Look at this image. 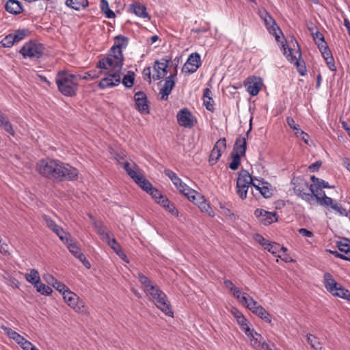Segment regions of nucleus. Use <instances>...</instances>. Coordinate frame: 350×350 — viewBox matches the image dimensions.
I'll return each mask as SVG.
<instances>
[{
  "label": "nucleus",
  "instance_id": "nucleus-13",
  "mask_svg": "<svg viewBox=\"0 0 350 350\" xmlns=\"http://www.w3.org/2000/svg\"><path fill=\"white\" fill-rule=\"evenodd\" d=\"M254 215L264 225H270L278 219L275 212H269L262 208H257L254 211Z\"/></svg>",
  "mask_w": 350,
  "mask_h": 350
},
{
  "label": "nucleus",
  "instance_id": "nucleus-38",
  "mask_svg": "<svg viewBox=\"0 0 350 350\" xmlns=\"http://www.w3.org/2000/svg\"><path fill=\"white\" fill-rule=\"evenodd\" d=\"M219 208L220 209V213L227 217H234V214L232 212V204L230 202H219Z\"/></svg>",
  "mask_w": 350,
  "mask_h": 350
},
{
  "label": "nucleus",
  "instance_id": "nucleus-1",
  "mask_svg": "<svg viewBox=\"0 0 350 350\" xmlns=\"http://www.w3.org/2000/svg\"><path fill=\"white\" fill-rule=\"evenodd\" d=\"M36 170L43 177L57 182L74 180L79 175L77 168L57 159L40 160L36 164Z\"/></svg>",
  "mask_w": 350,
  "mask_h": 350
},
{
  "label": "nucleus",
  "instance_id": "nucleus-56",
  "mask_svg": "<svg viewBox=\"0 0 350 350\" xmlns=\"http://www.w3.org/2000/svg\"><path fill=\"white\" fill-rule=\"evenodd\" d=\"M293 63L301 76H304L306 75L307 69L304 61L301 62L299 59H297Z\"/></svg>",
  "mask_w": 350,
  "mask_h": 350
},
{
  "label": "nucleus",
  "instance_id": "nucleus-17",
  "mask_svg": "<svg viewBox=\"0 0 350 350\" xmlns=\"http://www.w3.org/2000/svg\"><path fill=\"white\" fill-rule=\"evenodd\" d=\"M245 85L247 88V91L252 96H256L261 90L262 80L260 77L255 76L248 77L245 81Z\"/></svg>",
  "mask_w": 350,
  "mask_h": 350
},
{
  "label": "nucleus",
  "instance_id": "nucleus-30",
  "mask_svg": "<svg viewBox=\"0 0 350 350\" xmlns=\"http://www.w3.org/2000/svg\"><path fill=\"white\" fill-rule=\"evenodd\" d=\"M310 191L312 196V202L315 199L319 205L321 203V199L329 198L325 195V191L322 189L318 188L314 185H310Z\"/></svg>",
  "mask_w": 350,
  "mask_h": 350
},
{
  "label": "nucleus",
  "instance_id": "nucleus-51",
  "mask_svg": "<svg viewBox=\"0 0 350 350\" xmlns=\"http://www.w3.org/2000/svg\"><path fill=\"white\" fill-rule=\"evenodd\" d=\"M134 76L133 72H129L127 75H124L122 79V83L126 88H131L134 83Z\"/></svg>",
  "mask_w": 350,
  "mask_h": 350
},
{
  "label": "nucleus",
  "instance_id": "nucleus-41",
  "mask_svg": "<svg viewBox=\"0 0 350 350\" xmlns=\"http://www.w3.org/2000/svg\"><path fill=\"white\" fill-rule=\"evenodd\" d=\"M59 238V239L66 245L69 241L72 242L71 236L69 233L64 231V230L59 227L53 232Z\"/></svg>",
  "mask_w": 350,
  "mask_h": 350
},
{
  "label": "nucleus",
  "instance_id": "nucleus-61",
  "mask_svg": "<svg viewBox=\"0 0 350 350\" xmlns=\"http://www.w3.org/2000/svg\"><path fill=\"white\" fill-rule=\"evenodd\" d=\"M123 167L124 169V170L126 172L127 174L132 178H135V177H136V175L137 174V172L133 170L131 167H130V163H128V162H125L123 165Z\"/></svg>",
  "mask_w": 350,
  "mask_h": 350
},
{
  "label": "nucleus",
  "instance_id": "nucleus-18",
  "mask_svg": "<svg viewBox=\"0 0 350 350\" xmlns=\"http://www.w3.org/2000/svg\"><path fill=\"white\" fill-rule=\"evenodd\" d=\"M260 17L263 19L269 32L274 34L275 40L278 41L280 37L277 35L276 30H279L280 33L281 31L277 25L275 20L266 10L260 12Z\"/></svg>",
  "mask_w": 350,
  "mask_h": 350
},
{
  "label": "nucleus",
  "instance_id": "nucleus-23",
  "mask_svg": "<svg viewBox=\"0 0 350 350\" xmlns=\"http://www.w3.org/2000/svg\"><path fill=\"white\" fill-rule=\"evenodd\" d=\"M175 85V81L171 77H167L162 88L160 89L159 94L162 100H167L168 96L171 94L172 89Z\"/></svg>",
  "mask_w": 350,
  "mask_h": 350
},
{
  "label": "nucleus",
  "instance_id": "nucleus-12",
  "mask_svg": "<svg viewBox=\"0 0 350 350\" xmlns=\"http://www.w3.org/2000/svg\"><path fill=\"white\" fill-rule=\"evenodd\" d=\"M135 109L141 113L148 114L150 107L146 94L142 91L136 92L134 95Z\"/></svg>",
  "mask_w": 350,
  "mask_h": 350
},
{
  "label": "nucleus",
  "instance_id": "nucleus-19",
  "mask_svg": "<svg viewBox=\"0 0 350 350\" xmlns=\"http://www.w3.org/2000/svg\"><path fill=\"white\" fill-rule=\"evenodd\" d=\"M250 339L251 345L256 350H268L269 345L265 340H262V337L254 329H251V334L247 335Z\"/></svg>",
  "mask_w": 350,
  "mask_h": 350
},
{
  "label": "nucleus",
  "instance_id": "nucleus-22",
  "mask_svg": "<svg viewBox=\"0 0 350 350\" xmlns=\"http://www.w3.org/2000/svg\"><path fill=\"white\" fill-rule=\"evenodd\" d=\"M138 279L146 295L158 287L149 278L142 273H139Z\"/></svg>",
  "mask_w": 350,
  "mask_h": 350
},
{
  "label": "nucleus",
  "instance_id": "nucleus-39",
  "mask_svg": "<svg viewBox=\"0 0 350 350\" xmlns=\"http://www.w3.org/2000/svg\"><path fill=\"white\" fill-rule=\"evenodd\" d=\"M159 204L173 215L178 216V211L177 208L175 207L174 204L172 203L166 197H164L161 200H160Z\"/></svg>",
  "mask_w": 350,
  "mask_h": 350
},
{
  "label": "nucleus",
  "instance_id": "nucleus-47",
  "mask_svg": "<svg viewBox=\"0 0 350 350\" xmlns=\"http://www.w3.org/2000/svg\"><path fill=\"white\" fill-rule=\"evenodd\" d=\"M34 286L36 288L38 292L40 293L42 295H49L52 293V288L42 283L40 280L36 283Z\"/></svg>",
  "mask_w": 350,
  "mask_h": 350
},
{
  "label": "nucleus",
  "instance_id": "nucleus-55",
  "mask_svg": "<svg viewBox=\"0 0 350 350\" xmlns=\"http://www.w3.org/2000/svg\"><path fill=\"white\" fill-rule=\"evenodd\" d=\"M147 193L150 194L158 204L159 203V201L161 200L165 197L161 194V191H159L157 189L153 187Z\"/></svg>",
  "mask_w": 350,
  "mask_h": 350
},
{
  "label": "nucleus",
  "instance_id": "nucleus-27",
  "mask_svg": "<svg viewBox=\"0 0 350 350\" xmlns=\"http://www.w3.org/2000/svg\"><path fill=\"white\" fill-rule=\"evenodd\" d=\"M247 149L246 139L244 137L239 136L235 141L233 151L232 153L238 154L241 156H245Z\"/></svg>",
  "mask_w": 350,
  "mask_h": 350
},
{
  "label": "nucleus",
  "instance_id": "nucleus-7",
  "mask_svg": "<svg viewBox=\"0 0 350 350\" xmlns=\"http://www.w3.org/2000/svg\"><path fill=\"white\" fill-rule=\"evenodd\" d=\"M64 299L67 304L75 311L79 313H85L87 308L84 302L79 297L70 290L64 293L63 295Z\"/></svg>",
  "mask_w": 350,
  "mask_h": 350
},
{
  "label": "nucleus",
  "instance_id": "nucleus-53",
  "mask_svg": "<svg viewBox=\"0 0 350 350\" xmlns=\"http://www.w3.org/2000/svg\"><path fill=\"white\" fill-rule=\"evenodd\" d=\"M67 248L68 249L69 252L75 256L76 257L80 252H81V248L77 245L76 243L69 241L68 243L66 245Z\"/></svg>",
  "mask_w": 350,
  "mask_h": 350
},
{
  "label": "nucleus",
  "instance_id": "nucleus-21",
  "mask_svg": "<svg viewBox=\"0 0 350 350\" xmlns=\"http://www.w3.org/2000/svg\"><path fill=\"white\" fill-rule=\"evenodd\" d=\"M5 9L13 15H18L23 12L22 3L18 0H8L5 4Z\"/></svg>",
  "mask_w": 350,
  "mask_h": 350
},
{
  "label": "nucleus",
  "instance_id": "nucleus-28",
  "mask_svg": "<svg viewBox=\"0 0 350 350\" xmlns=\"http://www.w3.org/2000/svg\"><path fill=\"white\" fill-rule=\"evenodd\" d=\"M241 303L250 310H251L253 313L256 310V308H258L259 306H260L256 301H255L252 297H250L246 293H243L241 299Z\"/></svg>",
  "mask_w": 350,
  "mask_h": 350
},
{
  "label": "nucleus",
  "instance_id": "nucleus-8",
  "mask_svg": "<svg viewBox=\"0 0 350 350\" xmlns=\"http://www.w3.org/2000/svg\"><path fill=\"white\" fill-rule=\"evenodd\" d=\"M120 73L121 72L118 71H109L108 76L102 79L99 82V88L103 90L118 85L121 81Z\"/></svg>",
  "mask_w": 350,
  "mask_h": 350
},
{
  "label": "nucleus",
  "instance_id": "nucleus-9",
  "mask_svg": "<svg viewBox=\"0 0 350 350\" xmlns=\"http://www.w3.org/2000/svg\"><path fill=\"white\" fill-rule=\"evenodd\" d=\"M202 62L200 55L198 53H191L185 64H184L182 72L187 74H192L197 71L201 66Z\"/></svg>",
  "mask_w": 350,
  "mask_h": 350
},
{
  "label": "nucleus",
  "instance_id": "nucleus-34",
  "mask_svg": "<svg viewBox=\"0 0 350 350\" xmlns=\"http://www.w3.org/2000/svg\"><path fill=\"white\" fill-rule=\"evenodd\" d=\"M1 329L4 331V332L10 338L14 340L18 345H21L25 338L23 336H21L16 332L12 330L11 328L8 327L5 325H2Z\"/></svg>",
  "mask_w": 350,
  "mask_h": 350
},
{
  "label": "nucleus",
  "instance_id": "nucleus-35",
  "mask_svg": "<svg viewBox=\"0 0 350 350\" xmlns=\"http://www.w3.org/2000/svg\"><path fill=\"white\" fill-rule=\"evenodd\" d=\"M66 5L75 10H81L88 5V0H66Z\"/></svg>",
  "mask_w": 350,
  "mask_h": 350
},
{
  "label": "nucleus",
  "instance_id": "nucleus-11",
  "mask_svg": "<svg viewBox=\"0 0 350 350\" xmlns=\"http://www.w3.org/2000/svg\"><path fill=\"white\" fill-rule=\"evenodd\" d=\"M176 118L180 126L191 129L194 126L193 116L187 108L180 109L178 112Z\"/></svg>",
  "mask_w": 350,
  "mask_h": 350
},
{
  "label": "nucleus",
  "instance_id": "nucleus-57",
  "mask_svg": "<svg viewBox=\"0 0 350 350\" xmlns=\"http://www.w3.org/2000/svg\"><path fill=\"white\" fill-rule=\"evenodd\" d=\"M14 42H16L12 34L6 36L1 42L3 46L11 47Z\"/></svg>",
  "mask_w": 350,
  "mask_h": 350
},
{
  "label": "nucleus",
  "instance_id": "nucleus-45",
  "mask_svg": "<svg viewBox=\"0 0 350 350\" xmlns=\"http://www.w3.org/2000/svg\"><path fill=\"white\" fill-rule=\"evenodd\" d=\"M237 321L246 335L251 334V329L248 326V321L243 315L237 317Z\"/></svg>",
  "mask_w": 350,
  "mask_h": 350
},
{
  "label": "nucleus",
  "instance_id": "nucleus-25",
  "mask_svg": "<svg viewBox=\"0 0 350 350\" xmlns=\"http://www.w3.org/2000/svg\"><path fill=\"white\" fill-rule=\"evenodd\" d=\"M109 57L111 58V61L115 62L116 64V71L121 72L124 64V56L122 51H118L117 52L111 49L109 50L107 55Z\"/></svg>",
  "mask_w": 350,
  "mask_h": 350
},
{
  "label": "nucleus",
  "instance_id": "nucleus-15",
  "mask_svg": "<svg viewBox=\"0 0 350 350\" xmlns=\"http://www.w3.org/2000/svg\"><path fill=\"white\" fill-rule=\"evenodd\" d=\"M291 43L292 44L293 47L296 46L297 49L292 48L291 46H288L286 48L285 44H282V48L283 51V54L284 55H285L287 60L291 63H293L297 59H298L295 54H298L299 58H300L301 56V52L300 47L298 44V42L297 41H294L292 40L291 41Z\"/></svg>",
  "mask_w": 350,
  "mask_h": 350
},
{
  "label": "nucleus",
  "instance_id": "nucleus-32",
  "mask_svg": "<svg viewBox=\"0 0 350 350\" xmlns=\"http://www.w3.org/2000/svg\"><path fill=\"white\" fill-rule=\"evenodd\" d=\"M211 91L209 88H205L204 90V94H203V103L204 105L205 106L206 109L211 111L213 112L215 111L214 107V101L211 96Z\"/></svg>",
  "mask_w": 350,
  "mask_h": 350
},
{
  "label": "nucleus",
  "instance_id": "nucleus-20",
  "mask_svg": "<svg viewBox=\"0 0 350 350\" xmlns=\"http://www.w3.org/2000/svg\"><path fill=\"white\" fill-rule=\"evenodd\" d=\"M173 184L176 186V187L179 190L180 193L184 194L189 201L196 204L195 202L196 191L191 188H189L185 183H184L182 180L178 177V181H175Z\"/></svg>",
  "mask_w": 350,
  "mask_h": 350
},
{
  "label": "nucleus",
  "instance_id": "nucleus-44",
  "mask_svg": "<svg viewBox=\"0 0 350 350\" xmlns=\"http://www.w3.org/2000/svg\"><path fill=\"white\" fill-rule=\"evenodd\" d=\"M332 295L350 301L349 291L345 288L341 284L338 286L337 290L333 292Z\"/></svg>",
  "mask_w": 350,
  "mask_h": 350
},
{
  "label": "nucleus",
  "instance_id": "nucleus-59",
  "mask_svg": "<svg viewBox=\"0 0 350 350\" xmlns=\"http://www.w3.org/2000/svg\"><path fill=\"white\" fill-rule=\"evenodd\" d=\"M332 210H334L337 214H338L340 216H347L348 213L345 208H344L341 204L339 202H337L334 204V206L332 208Z\"/></svg>",
  "mask_w": 350,
  "mask_h": 350
},
{
  "label": "nucleus",
  "instance_id": "nucleus-54",
  "mask_svg": "<svg viewBox=\"0 0 350 350\" xmlns=\"http://www.w3.org/2000/svg\"><path fill=\"white\" fill-rule=\"evenodd\" d=\"M198 207L202 212L207 213L209 216L213 217L215 215L213 210L212 209L209 204H208L205 201L201 202L198 205Z\"/></svg>",
  "mask_w": 350,
  "mask_h": 350
},
{
  "label": "nucleus",
  "instance_id": "nucleus-43",
  "mask_svg": "<svg viewBox=\"0 0 350 350\" xmlns=\"http://www.w3.org/2000/svg\"><path fill=\"white\" fill-rule=\"evenodd\" d=\"M100 8L107 18H113L116 16L115 13L110 10L107 0H100Z\"/></svg>",
  "mask_w": 350,
  "mask_h": 350
},
{
  "label": "nucleus",
  "instance_id": "nucleus-6",
  "mask_svg": "<svg viewBox=\"0 0 350 350\" xmlns=\"http://www.w3.org/2000/svg\"><path fill=\"white\" fill-rule=\"evenodd\" d=\"M251 183H252V178L248 171L241 170L239 172L237 180V193L242 200L247 198V191Z\"/></svg>",
  "mask_w": 350,
  "mask_h": 350
},
{
  "label": "nucleus",
  "instance_id": "nucleus-31",
  "mask_svg": "<svg viewBox=\"0 0 350 350\" xmlns=\"http://www.w3.org/2000/svg\"><path fill=\"white\" fill-rule=\"evenodd\" d=\"M130 10L131 12L134 13L136 16L150 19V16L146 11V8L145 5L139 4V3H133L131 5Z\"/></svg>",
  "mask_w": 350,
  "mask_h": 350
},
{
  "label": "nucleus",
  "instance_id": "nucleus-3",
  "mask_svg": "<svg viewBox=\"0 0 350 350\" xmlns=\"http://www.w3.org/2000/svg\"><path fill=\"white\" fill-rule=\"evenodd\" d=\"M147 296L165 314L173 317V311L167 295L158 286L155 290L150 292Z\"/></svg>",
  "mask_w": 350,
  "mask_h": 350
},
{
  "label": "nucleus",
  "instance_id": "nucleus-49",
  "mask_svg": "<svg viewBox=\"0 0 350 350\" xmlns=\"http://www.w3.org/2000/svg\"><path fill=\"white\" fill-rule=\"evenodd\" d=\"M232 161L230 163L229 167L232 170H236L239 168L241 164V157L242 156L238 154L231 153Z\"/></svg>",
  "mask_w": 350,
  "mask_h": 350
},
{
  "label": "nucleus",
  "instance_id": "nucleus-58",
  "mask_svg": "<svg viewBox=\"0 0 350 350\" xmlns=\"http://www.w3.org/2000/svg\"><path fill=\"white\" fill-rule=\"evenodd\" d=\"M321 203L320 206L330 208L332 209L334 204L338 202L336 200L332 199L330 197L321 199Z\"/></svg>",
  "mask_w": 350,
  "mask_h": 350
},
{
  "label": "nucleus",
  "instance_id": "nucleus-48",
  "mask_svg": "<svg viewBox=\"0 0 350 350\" xmlns=\"http://www.w3.org/2000/svg\"><path fill=\"white\" fill-rule=\"evenodd\" d=\"M25 278L34 285L40 280L38 271L34 269H31L29 273L26 274Z\"/></svg>",
  "mask_w": 350,
  "mask_h": 350
},
{
  "label": "nucleus",
  "instance_id": "nucleus-60",
  "mask_svg": "<svg viewBox=\"0 0 350 350\" xmlns=\"http://www.w3.org/2000/svg\"><path fill=\"white\" fill-rule=\"evenodd\" d=\"M53 287L55 288L57 291L60 293H62L63 295L64 293L69 291V288L62 282L56 280L55 282L53 284Z\"/></svg>",
  "mask_w": 350,
  "mask_h": 350
},
{
  "label": "nucleus",
  "instance_id": "nucleus-62",
  "mask_svg": "<svg viewBox=\"0 0 350 350\" xmlns=\"http://www.w3.org/2000/svg\"><path fill=\"white\" fill-rule=\"evenodd\" d=\"M286 123L295 132L301 130L299 125L296 124L294 119L291 116L286 118Z\"/></svg>",
  "mask_w": 350,
  "mask_h": 350
},
{
  "label": "nucleus",
  "instance_id": "nucleus-29",
  "mask_svg": "<svg viewBox=\"0 0 350 350\" xmlns=\"http://www.w3.org/2000/svg\"><path fill=\"white\" fill-rule=\"evenodd\" d=\"M129 44V38L122 35L116 36L114 38V43L110 49L118 51L126 49Z\"/></svg>",
  "mask_w": 350,
  "mask_h": 350
},
{
  "label": "nucleus",
  "instance_id": "nucleus-36",
  "mask_svg": "<svg viewBox=\"0 0 350 350\" xmlns=\"http://www.w3.org/2000/svg\"><path fill=\"white\" fill-rule=\"evenodd\" d=\"M312 36L320 51H322L324 47H329L325 41L324 36L318 30H317L315 32H312Z\"/></svg>",
  "mask_w": 350,
  "mask_h": 350
},
{
  "label": "nucleus",
  "instance_id": "nucleus-64",
  "mask_svg": "<svg viewBox=\"0 0 350 350\" xmlns=\"http://www.w3.org/2000/svg\"><path fill=\"white\" fill-rule=\"evenodd\" d=\"M94 227L96 229L98 234L101 236L105 232H107V228L105 227L102 222L97 221L94 223Z\"/></svg>",
  "mask_w": 350,
  "mask_h": 350
},
{
  "label": "nucleus",
  "instance_id": "nucleus-14",
  "mask_svg": "<svg viewBox=\"0 0 350 350\" xmlns=\"http://www.w3.org/2000/svg\"><path fill=\"white\" fill-rule=\"evenodd\" d=\"M337 247L340 253L336 251L332 253L338 258L350 261V239H343L338 241Z\"/></svg>",
  "mask_w": 350,
  "mask_h": 350
},
{
  "label": "nucleus",
  "instance_id": "nucleus-52",
  "mask_svg": "<svg viewBox=\"0 0 350 350\" xmlns=\"http://www.w3.org/2000/svg\"><path fill=\"white\" fill-rule=\"evenodd\" d=\"M29 33V31L27 29H18L15 31L13 35L14 38L16 42H18L22 40H23L28 34Z\"/></svg>",
  "mask_w": 350,
  "mask_h": 350
},
{
  "label": "nucleus",
  "instance_id": "nucleus-24",
  "mask_svg": "<svg viewBox=\"0 0 350 350\" xmlns=\"http://www.w3.org/2000/svg\"><path fill=\"white\" fill-rule=\"evenodd\" d=\"M320 52L329 69L331 71H336L335 61L330 49L329 47H324Z\"/></svg>",
  "mask_w": 350,
  "mask_h": 350
},
{
  "label": "nucleus",
  "instance_id": "nucleus-10",
  "mask_svg": "<svg viewBox=\"0 0 350 350\" xmlns=\"http://www.w3.org/2000/svg\"><path fill=\"white\" fill-rule=\"evenodd\" d=\"M171 62V58L165 57L161 59V61L156 60L154 64V70L155 73L153 74L152 78L154 80H159L164 77L167 73V68L168 64Z\"/></svg>",
  "mask_w": 350,
  "mask_h": 350
},
{
  "label": "nucleus",
  "instance_id": "nucleus-26",
  "mask_svg": "<svg viewBox=\"0 0 350 350\" xmlns=\"http://www.w3.org/2000/svg\"><path fill=\"white\" fill-rule=\"evenodd\" d=\"M323 283L326 290L331 294L337 290L338 286L340 285L334 279L331 273L326 272L323 275Z\"/></svg>",
  "mask_w": 350,
  "mask_h": 350
},
{
  "label": "nucleus",
  "instance_id": "nucleus-16",
  "mask_svg": "<svg viewBox=\"0 0 350 350\" xmlns=\"http://www.w3.org/2000/svg\"><path fill=\"white\" fill-rule=\"evenodd\" d=\"M226 147V138L219 139L215 144L214 148L211 152L209 162L211 165L215 164L221 156L222 152Z\"/></svg>",
  "mask_w": 350,
  "mask_h": 350
},
{
  "label": "nucleus",
  "instance_id": "nucleus-40",
  "mask_svg": "<svg viewBox=\"0 0 350 350\" xmlns=\"http://www.w3.org/2000/svg\"><path fill=\"white\" fill-rule=\"evenodd\" d=\"M110 247L116 253L118 256H119L120 258H122L124 261L129 262L126 255L122 251L120 245L117 242L115 238L112 239Z\"/></svg>",
  "mask_w": 350,
  "mask_h": 350
},
{
  "label": "nucleus",
  "instance_id": "nucleus-5",
  "mask_svg": "<svg viewBox=\"0 0 350 350\" xmlns=\"http://www.w3.org/2000/svg\"><path fill=\"white\" fill-rule=\"evenodd\" d=\"M44 47L43 44L33 41L26 42L20 50V53L24 58L31 59H40L44 52Z\"/></svg>",
  "mask_w": 350,
  "mask_h": 350
},
{
  "label": "nucleus",
  "instance_id": "nucleus-4",
  "mask_svg": "<svg viewBox=\"0 0 350 350\" xmlns=\"http://www.w3.org/2000/svg\"><path fill=\"white\" fill-rule=\"evenodd\" d=\"M295 193L309 204H312V196L308 183L301 177L293 178L291 180Z\"/></svg>",
  "mask_w": 350,
  "mask_h": 350
},
{
  "label": "nucleus",
  "instance_id": "nucleus-33",
  "mask_svg": "<svg viewBox=\"0 0 350 350\" xmlns=\"http://www.w3.org/2000/svg\"><path fill=\"white\" fill-rule=\"evenodd\" d=\"M133 180L146 192L152 187L151 183L141 174H137Z\"/></svg>",
  "mask_w": 350,
  "mask_h": 350
},
{
  "label": "nucleus",
  "instance_id": "nucleus-37",
  "mask_svg": "<svg viewBox=\"0 0 350 350\" xmlns=\"http://www.w3.org/2000/svg\"><path fill=\"white\" fill-rule=\"evenodd\" d=\"M97 67L102 69H107L108 67H111L112 68L111 71H116V64L108 56L100 59L97 63Z\"/></svg>",
  "mask_w": 350,
  "mask_h": 350
},
{
  "label": "nucleus",
  "instance_id": "nucleus-46",
  "mask_svg": "<svg viewBox=\"0 0 350 350\" xmlns=\"http://www.w3.org/2000/svg\"><path fill=\"white\" fill-rule=\"evenodd\" d=\"M307 342L315 350H321L322 349L321 345L318 340L317 338L311 334L306 335Z\"/></svg>",
  "mask_w": 350,
  "mask_h": 350
},
{
  "label": "nucleus",
  "instance_id": "nucleus-42",
  "mask_svg": "<svg viewBox=\"0 0 350 350\" xmlns=\"http://www.w3.org/2000/svg\"><path fill=\"white\" fill-rule=\"evenodd\" d=\"M254 314L257 315L267 323L271 322V317L270 314L262 306H259L258 308H256Z\"/></svg>",
  "mask_w": 350,
  "mask_h": 350
},
{
  "label": "nucleus",
  "instance_id": "nucleus-63",
  "mask_svg": "<svg viewBox=\"0 0 350 350\" xmlns=\"http://www.w3.org/2000/svg\"><path fill=\"white\" fill-rule=\"evenodd\" d=\"M280 249H282L281 245L277 243L273 242V246L271 247L270 252L276 257L282 258V256L280 254Z\"/></svg>",
  "mask_w": 350,
  "mask_h": 350
},
{
  "label": "nucleus",
  "instance_id": "nucleus-2",
  "mask_svg": "<svg viewBox=\"0 0 350 350\" xmlns=\"http://www.w3.org/2000/svg\"><path fill=\"white\" fill-rule=\"evenodd\" d=\"M58 90L65 96L72 97L78 91V77L65 70L59 71L55 77Z\"/></svg>",
  "mask_w": 350,
  "mask_h": 350
},
{
  "label": "nucleus",
  "instance_id": "nucleus-50",
  "mask_svg": "<svg viewBox=\"0 0 350 350\" xmlns=\"http://www.w3.org/2000/svg\"><path fill=\"white\" fill-rule=\"evenodd\" d=\"M42 219L44 221L47 227L50 228L53 232H54L55 229H57L60 227L55 223V221L53 219H51L50 216L44 214L42 215Z\"/></svg>",
  "mask_w": 350,
  "mask_h": 350
}]
</instances>
